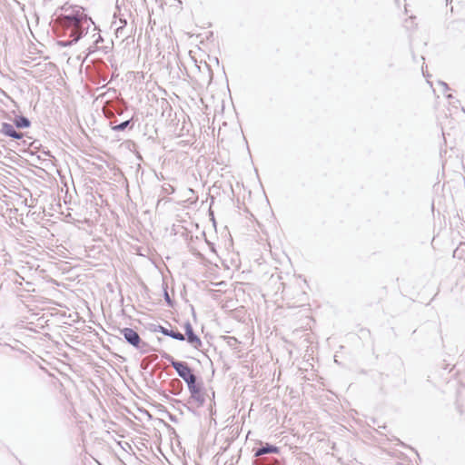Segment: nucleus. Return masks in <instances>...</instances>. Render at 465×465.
<instances>
[{"label": "nucleus", "instance_id": "nucleus-10", "mask_svg": "<svg viewBox=\"0 0 465 465\" xmlns=\"http://www.w3.org/2000/svg\"><path fill=\"white\" fill-rule=\"evenodd\" d=\"M129 124V121H125L116 126L114 127V130H124Z\"/></svg>", "mask_w": 465, "mask_h": 465}, {"label": "nucleus", "instance_id": "nucleus-1", "mask_svg": "<svg viewBox=\"0 0 465 465\" xmlns=\"http://www.w3.org/2000/svg\"><path fill=\"white\" fill-rule=\"evenodd\" d=\"M61 21L65 27L71 28V35L78 39L83 32V25L87 23V15L84 8L77 7L75 10H73L70 14L61 18Z\"/></svg>", "mask_w": 465, "mask_h": 465}, {"label": "nucleus", "instance_id": "nucleus-4", "mask_svg": "<svg viewBox=\"0 0 465 465\" xmlns=\"http://www.w3.org/2000/svg\"><path fill=\"white\" fill-rule=\"evenodd\" d=\"M121 333L124 335L125 340L130 344H132L133 346H134L136 348L140 347V343H141L142 340H141L139 334L134 330H133L131 328H124V329L121 330Z\"/></svg>", "mask_w": 465, "mask_h": 465}, {"label": "nucleus", "instance_id": "nucleus-2", "mask_svg": "<svg viewBox=\"0 0 465 465\" xmlns=\"http://www.w3.org/2000/svg\"><path fill=\"white\" fill-rule=\"evenodd\" d=\"M172 366L175 369L179 376L184 380L188 389L193 396L200 393L201 389L196 385V377L191 368L185 362L172 361Z\"/></svg>", "mask_w": 465, "mask_h": 465}, {"label": "nucleus", "instance_id": "nucleus-8", "mask_svg": "<svg viewBox=\"0 0 465 465\" xmlns=\"http://www.w3.org/2000/svg\"><path fill=\"white\" fill-rule=\"evenodd\" d=\"M15 124L18 128H25L30 125V122L24 116H20L15 119Z\"/></svg>", "mask_w": 465, "mask_h": 465}, {"label": "nucleus", "instance_id": "nucleus-7", "mask_svg": "<svg viewBox=\"0 0 465 465\" xmlns=\"http://www.w3.org/2000/svg\"><path fill=\"white\" fill-rule=\"evenodd\" d=\"M278 448L271 445H266V447L261 448L256 450L255 456L259 457L267 453H277Z\"/></svg>", "mask_w": 465, "mask_h": 465}, {"label": "nucleus", "instance_id": "nucleus-9", "mask_svg": "<svg viewBox=\"0 0 465 465\" xmlns=\"http://www.w3.org/2000/svg\"><path fill=\"white\" fill-rule=\"evenodd\" d=\"M168 336L173 338V339H176V340H179V341H183L184 340V335L182 334L181 332H175L173 331H171L170 333H168Z\"/></svg>", "mask_w": 465, "mask_h": 465}, {"label": "nucleus", "instance_id": "nucleus-6", "mask_svg": "<svg viewBox=\"0 0 465 465\" xmlns=\"http://www.w3.org/2000/svg\"><path fill=\"white\" fill-rule=\"evenodd\" d=\"M186 335L187 341L194 345V347H199L201 345V340L193 333V328L190 324L186 325Z\"/></svg>", "mask_w": 465, "mask_h": 465}, {"label": "nucleus", "instance_id": "nucleus-5", "mask_svg": "<svg viewBox=\"0 0 465 465\" xmlns=\"http://www.w3.org/2000/svg\"><path fill=\"white\" fill-rule=\"evenodd\" d=\"M2 133L7 136H10V137H13L15 139H21L23 138V134L21 133H17L13 125H11L10 124H3L2 125Z\"/></svg>", "mask_w": 465, "mask_h": 465}, {"label": "nucleus", "instance_id": "nucleus-11", "mask_svg": "<svg viewBox=\"0 0 465 465\" xmlns=\"http://www.w3.org/2000/svg\"><path fill=\"white\" fill-rule=\"evenodd\" d=\"M170 331H168V330H166V329H164V328H162V332H163V334L167 335V336H168V333H170Z\"/></svg>", "mask_w": 465, "mask_h": 465}, {"label": "nucleus", "instance_id": "nucleus-3", "mask_svg": "<svg viewBox=\"0 0 465 465\" xmlns=\"http://www.w3.org/2000/svg\"><path fill=\"white\" fill-rule=\"evenodd\" d=\"M155 107L150 113L151 115L170 116L173 111L172 105L166 98L154 97Z\"/></svg>", "mask_w": 465, "mask_h": 465}]
</instances>
